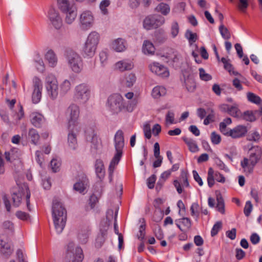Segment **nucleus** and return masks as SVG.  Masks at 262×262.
<instances>
[{"label":"nucleus","instance_id":"f257e3e1","mask_svg":"<svg viewBox=\"0 0 262 262\" xmlns=\"http://www.w3.org/2000/svg\"><path fill=\"white\" fill-rule=\"evenodd\" d=\"M52 213L55 230L58 234H60L66 226L67 211L58 199H54L53 201Z\"/></svg>","mask_w":262,"mask_h":262},{"label":"nucleus","instance_id":"f03ea898","mask_svg":"<svg viewBox=\"0 0 262 262\" xmlns=\"http://www.w3.org/2000/svg\"><path fill=\"white\" fill-rule=\"evenodd\" d=\"M114 141L116 153L111 160L108 167L109 177L111 180L112 179L114 171L122 156V149L124 145L123 133L121 130H118L116 132Z\"/></svg>","mask_w":262,"mask_h":262},{"label":"nucleus","instance_id":"7ed1b4c3","mask_svg":"<svg viewBox=\"0 0 262 262\" xmlns=\"http://www.w3.org/2000/svg\"><path fill=\"white\" fill-rule=\"evenodd\" d=\"M100 38L99 34L96 31H92L88 35L82 50L84 57H92L94 56Z\"/></svg>","mask_w":262,"mask_h":262},{"label":"nucleus","instance_id":"20e7f679","mask_svg":"<svg viewBox=\"0 0 262 262\" xmlns=\"http://www.w3.org/2000/svg\"><path fill=\"white\" fill-rule=\"evenodd\" d=\"M25 194L27 208L28 210L31 211L30 206V198L31 194L28 186L25 183L18 185L16 188L13 190L12 200L13 206L18 207L21 202L23 196Z\"/></svg>","mask_w":262,"mask_h":262},{"label":"nucleus","instance_id":"39448f33","mask_svg":"<svg viewBox=\"0 0 262 262\" xmlns=\"http://www.w3.org/2000/svg\"><path fill=\"white\" fill-rule=\"evenodd\" d=\"M67 118V127L82 128V125L79 122L80 108L75 103L71 104L66 111Z\"/></svg>","mask_w":262,"mask_h":262},{"label":"nucleus","instance_id":"423d86ee","mask_svg":"<svg viewBox=\"0 0 262 262\" xmlns=\"http://www.w3.org/2000/svg\"><path fill=\"white\" fill-rule=\"evenodd\" d=\"M90 86L86 83H81L76 85L74 89V99L76 102L84 104L91 97Z\"/></svg>","mask_w":262,"mask_h":262},{"label":"nucleus","instance_id":"0eeeda50","mask_svg":"<svg viewBox=\"0 0 262 262\" xmlns=\"http://www.w3.org/2000/svg\"><path fill=\"white\" fill-rule=\"evenodd\" d=\"M83 258L82 249L75 247L73 243H69L63 262H81Z\"/></svg>","mask_w":262,"mask_h":262},{"label":"nucleus","instance_id":"6e6552de","mask_svg":"<svg viewBox=\"0 0 262 262\" xmlns=\"http://www.w3.org/2000/svg\"><path fill=\"white\" fill-rule=\"evenodd\" d=\"M45 88L49 97L54 100L58 95V83L57 80L52 74H48L45 79Z\"/></svg>","mask_w":262,"mask_h":262},{"label":"nucleus","instance_id":"1a4fd4ad","mask_svg":"<svg viewBox=\"0 0 262 262\" xmlns=\"http://www.w3.org/2000/svg\"><path fill=\"white\" fill-rule=\"evenodd\" d=\"M107 107L113 114H118L124 108L123 99L119 94L111 95L107 99Z\"/></svg>","mask_w":262,"mask_h":262},{"label":"nucleus","instance_id":"9d476101","mask_svg":"<svg viewBox=\"0 0 262 262\" xmlns=\"http://www.w3.org/2000/svg\"><path fill=\"white\" fill-rule=\"evenodd\" d=\"M66 58L71 69L75 73H80L82 69L83 63L81 57L77 53L70 51L67 52Z\"/></svg>","mask_w":262,"mask_h":262},{"label":"nucleus","instance_id":"9b49d317","mask_svg":"<svg viewBox=\"0 0 262 262\" xmlns=\"http://www.w3.org/2000/svg\"><path fill=\"white\" fill-rule=\"evenodd\" d=\"M165 21V18L160 15H149L143 20V27L147 30L156 29L162 26Z\"/></svg>","mask_w":262,"mask_h":262},{"label":"nucleus","instance_id":"f8f14e48","mask_svg":"<svg viewBox=\"0 0 262 262\" xmlns=\"http://www.w3.org/2000/svg\"><path fill=\"white\" fill-rule=\"evenodd\" d=\"M47 16L50 24L56 29H60L62 26V19L58 11L51 7L49 9Z\"/></svg>","mask_w":262,"mask_h":262},{"label":"nucleus","instance_id":"ddd939ff","mask_svg":"<svg viewBox=\"0 0 262 262\" xmlns=\"http://www.w3.org/2000/svg\"><path fill=\"white\" fill-rule=\"evenodd\" d=\"M68 143L69 147L73 150H76L78 147L77 137L81 132L82 128L67 127Z\"/></svg>","mask_w":262,"mask_h":262},{"label":"nucleus","instance_id":"4468645a","mask_svg":"<svg viewBox=\"0 0 262 262\" xmlns=\"http://www.w3.org/2000/svg\"><path fill=\"white\" fill-rule=\"evenodd\" d=\"M80 25L82 30L90 29L94 24V16L90 11H83L80 16Z\"/></svg>","mask_w":262,"mask_h":262},{"label":"nucleus","instance_id":"2eb2a0df","mask_svg":"<svg viewBox=\"0 0 262 262\" xmlns=\"http://www.w3.org/2000/svg\"><path fill=\"white\" fill-rule=\"evenodd\" d=\"M33 88L32 101L34 103H37L40 100L42 90V81L37 77H35L33 79Z\"/></svg>","mask_w":262,"mask_h":262},{"label":"nucleus","instance_id":"dca6fc26","mask_svg":"<svg viewBox=\"0 0 262 262\" xmlns=\"http://www.w3.org/2000/svg\"><path fill=\"white\" fill-rule=\"evenodd\" d=\"M173 184L178 193L179 194L182 193L183 188L189 187L187 173L185 171H182L179 179L174 180Z\"/></svg>","mask_w":262,"mask_h":262},{"label":"nucleus","instance_id":"f3484780","mask_svg":"<svg viewBox=\"0 0 262 262\" xmlns=\"http://www.w3.org/2000/svg\"><path fill=\"white\" fill-rule=\"evenodd\" d=\"M149 68L151 72L162 78L168 77L169 75L167 68L158 62H153L149 64Z\"/></svg>","mask_w":262,"mask_h":262},{"label":"nucleus","instance_id":"a211bd4d","mask_svg":"<svg viewBox=\"0 0 262 262\" xmlns=\"http://www.w3.org/2000/svg\"><path fill=\"white\" fill-rule=\"evenodd\" d=\"M89 185V180L86 175L81 173L79 179L74 185V189L79 193H84Z\"/></svg>","mask_w":262,"mask_h":262},{"label":"nucleus","instance_id":"6ab92c4d","mask_svg":"<svg viewBox=\"0 0 262 262\" xmlns=\"http://www.w3.org/2000/svg\"><path fill=\"white\" fill-rule=\"evenodd\" d=\"M262 157V148L259 146H254L250 149L249 156L248 158L252 164L258 163Z\"/></svg>","mask_w":262,"mask_h":262},{"label":"nucleus","instance_id":"aec40b11","mask_svg":"<svg viewBox=\"0 0 262 262\" xmlns=\"http://www.w3.org/2000/svg\"><path fill=\"white\" fill-rule=\"evenodd\" d=\"M134 63L132 60L129 59H125L118 61L114 64V69L120 72L129 71L134 68Z\"/></svg>","mask_w":262,"mask_h":262},{"label":"nucleus","instance_id":"412c9836","mask_svg":"<svg viewBox=\"0 0 262 262\" xmlns=\"http://www.w3.org/2000/svg\"><path fill=\"white\" fill-rule=\"evenodd\" d=\"M0 251L6 257H9L13 251L11 244L2 237H0Z\"/></svg>","mask_w":262,"mask_h":262},{"label":"nucleus","instance_id":"4be33fe9","mask_svg":"<svg viewBox=\"0 0 262 262\" xmlns=\"http://www.w3.org/2000/svg\"><path fill=\"white\" fill-rule=\"evenodd\" d=\"M247 133L246 127L243 125H238L230 129L227 136H230L232 138H238L243 137Z\"/></svg>","mask_w":262,"mask_h":262},{"label":"nucleus","instance_id":"5701e85b","mask_svg":"<svg viewBox=\"0 0 262 262\" xmlns=\"http://www.w3.org/2000/svg\"><path fill=\"white\" fill-rule=\"evenodd\" d=\"M127 43L126 41L121 38L114 40L111 43V48L117 52L124 51L126 49Z\"/></svg>","mask_w":262,"mask_h":262},{"label":"nucleus","instance_id":"b1692460","mask_svg":"<svg viewBox=\"0 0 262 262\" xmlns=\"http://www.w3.org/2000/svg\"><path fill=\"white\" fill-rule=\"evenodd\" d=\"M30 119L32 124L36 127H40L45 122L43 116L37 112L31 113L30 115Z\"/></svg>","mask_w":262,"mask_h":262},{"label":"nucleus","instance_id":"393cba45","mask_svg":"<svg viewBox=\"0 0 262 262\" xmlns=\"http://www.w3.org/2000/svg\"><path fill=\"white\" fill-rule=\"evenodd\" d=\"M176 225L182 232L189 230L191 226L190 220L188 217H183L175 221Z\"/></svg>","mask_w":262,"mask_h":262},{"label":"nucleus","instance_id":"a878e982","mask_svg":"<svg viewBox=\"0 0 262 262\" xmlns=\"http://www.w3.org/2000/svg\"><path fill=\"white\" fill-rule=\"evenodd\" d=\"M95 169L97 178L102 181L104 178L105 170L103 162L101 160H96L95 163Z\"/></svg>","mask_w":262,"mask_h":262},{"label":"nucleus","instance_id":"bb28decb","mask_svg":"<svg viewBox=\"0 0 262 262\" xmlns=\"http://www.w3.org/2000/svg\"><path fill=\"white\" fill-rule=\"evenodd\" d=\"M65 13L64 21L66 23L71 25L75 20L77 16V10L75 6L70 8L68 11L62 12Z\"/></svg>","mask_w":262,"mask_h":262},{"label":"nucleus","instance_id":"cd10ccee","mask_svg":"<svg viewBox=\"0 0 262 262\" xmlns=\"http://www.w3.org/2000/svg\"><path fill=\"white\" fill-rule=\"evenodd\" d=\"M241 165L243 169L244 172L246 174H249L251 173L253 171L254 166V164H252L250 161L248 159L247 157H245L241 162Z\"/></svg>","mask_w":262,"mask_h":262},{"label":"nucleus","instance_id":"c85d7f7f","mask_svg":"<svg viewBox=\"0 0 262 262\" xmlns=\"http://www.w3.org/2000/svg\"><path fill=\"white\" fill-rule=\"evenodd\" d=\"M45 58L50 67L54 68L56 66L58 59L56 54L53 50H49L46 54Z\"/></svg>","mask_w":262,"mask_h":262},{"label":"nucleus","instance_id":"c756f323","mask_svg":"<svg viewBox=\"0 0 262 262\" xmlns=\"http://www.w3.org/2000/svg\"><path fill=\"white\" fill-rule=\"evenodd\" d=\"M182 139L187 145L190 151L191 152H196L199 150V148L196 141L194 139L186 137H183Z\"/></svg>","mask_w":262,"mask_h":262},{"label":"nucleus","instance_id":"7c9ffc66","mask_svg":"<svg viewBox=\"0 0 262 262\" xmlns=\"http://www.w3.org/2000/svg\"><path fill=\"white\" fill-rule=\"evenodd\" d=\"M143 52L146 55H153L155 52V48L151 42L144 40L142 46Z\"/></svg>","mask_w":262,"mask_h":262},{"label":"nucleus","instance_id":"2f4dec72","mask_svg":"<svg viewBox=\"0 0 262 262\" xmlns=\"http://www.w3.org/2000/svg\"><path fill=\"white\" fill-rule=\"evenodd\" d=\"M5 156L7 161L12 162L19 157L20 153L17 148H13L10 151H6Z\"/></svg>","mask_w":262,"mask_h":262},{"label":"nucleus","instance_id":"473e14b6","mask_svg":"<svg viewBox=\"0 0 262 262\" xmlns=\"http://www.w3.org/2000/svg\"><path fill=\"white\" fill-rule=\"evenodd\" d=\"M57 6L61 12L68 11L70 8L75 6L69 0H57Z\"/></svg>","mask_w":262,"mask_h":262},{"label":"nucleus","instance_id":"72a5a7b5","mask_svg":"<svg viewBox=\"0 0 262 262\" xmlns=\"http://www.w3.org/2000/svg\"><path fill=\"white\" fill-rule=\"evenodd\" d=\"M221 60L224 64V69L228 71L230 74H232L234 75H241L237 72L234 71V68L230 62V60L229 59L222 57Z\"/></svg>","mask_w":262,"mask_h":262},{"label":"nucleus","instance_id":"f704fd0d","mask_svg":"<svg viewBox=\"0 0 262 262\" xmlns=\"http://www.w3.org/2000/svg\"><path fill=\"white\" fill-rule=\"evenodd\" d=\"M166 93V89L162 86H155L151 93V95L154 98H159L161 96H164Z\"/></svg>","mask_w":262,"mask_h":262},{"label":"nucleus","instance_id":"c9c22d12","mask_svg":"<svg viewBox=\"0 0 262 262\" xmlns=\"http://www.w3.org/2000/svg\"><path fill=\"white\" fill-rule=\"evenodd\" d=\"M29 138L31 140V143L34 145H37L39 140L40 136L37 131L34 129L31 128L28 133Z\"/></svg>","mask_w":262,"mask_h":262},{"label":"nucleus","instance_id":"e433bc0d","mask_svg":"<svg viewBox=\"0 0 262 262\" xmlns=\"http://www.w3.org/2000/svg\"><path fill=\"white\" fill-rule=\"evenodd\" d=\"M156 10L164 15H167L169 13L170 9L168 5L161 3L156 8Z\"/></svg>","mask_w":262,"mask_h":262},{"label":"nucleus","instance_id":"4c0bfd02","mask_svg":"<svg viewBox=\"0 0 262 262\" xmlns=\"http://www.w3.org/2000/svg\"><path fill=\"white\" fill-rule=\"evenodd\" d=\"M90 230L88 229L81 230L78 234V238L81 244H85L88 240Z\"/></svg>","mask_w":262,"mask_h":262},{"label":"nucleus","instance_id":"58836bf2","mask_svg":"<svg viewBox=\"0 0 262 262\" xmlns=\"http://www.w3.org/2000/svg\"><path fill=\"white\" fill-rule=\"evenodd\" d=\"M60 93L62 94H67L71 89V82L65 79L60 85Z\"/></svg>","mask_w":262,"mask_h":262},{"label":"nucleus","instance_id":"ea45409f","mask_svg":"<svg viewBox=\"0 0 262 262\" xmlns=\"http://www.w3.org/2000/svg\"><path fill=\"white\" fill-rule=\"evenodd\" d=\"M171 172L170 171L167 170L164 172H163L160 176V180L159 182L157 183L156 185V189H161L162 186L163 184L166 181V180L170 176Z\"/></svg>","mask_w":262,"mask_h":262},{"label":"nucleus","instance_id":"a19ab883","mask_svg":"<svg viewBox=\"0 0 262 262\" xmlns=\"http://www.w3.org/2000/svg\"><path fill=\"white\" fill-rule=\"evenodd\" d=\"M180 27L178 23L173 20L171 24L170 35L172 38H175L179 34Z\"/></svg>","mask_w":262,"mask_h":262},{"label":"nucleus","instance_id":"79ce46f5","mask_svg":"<svg viewBox=\"0 0 262 262\" xmlns=\"http://www.w3.org/2000/svg\"><path fill=\"white\" fill-rule=\"evenodd\" d=\"M116 209L118 210V207H116L114 210L112 209H109L107 210L106 214V219L107 220L106 224L107 226H110L113 220H115Z\"/></svg>","mask_w":262,"mask_h":262},{"label":"nucleus","instance_id":"37998d69","mask_svg":"<svg viewBox=\"0 0 262 262\" xmlns=\"http://www.w3.org/2000/svg\"><path fill=\"white\" fill-rule=\"evenodd\" d=\"M136 80V76L134 74L130 73L127 75L125 79L124 84L127 87L132 86Z\"/></svg>","mask_w":262,"mask_h":262},{"label":"nucleus","instance_id":"c03bdc74","mask_svg":"<svg viewBox=\"0 0 262 262\" xmlns=\"http://www.w3.org/2000/svg\"><path fill=\"white\" fill-rule=\"evenodd\" d=\"M185 37L188 40L190 44L195 42L198 39L196 33H193L191 31L187 30L185 33Z\"/></svg>","mask_w":262,"mask_h":262},{"label":"nucleus","instance_id":"a18cd8bd","mask_svg":"<svg viewBox=\"0 0 262 262\" xmlns=\"http://www.w3.org/2000/svg\"><path fill=\"white\" fill-rule=\"evenodd\" d=\"M84 132L87 141L96 136L94 127H85Z\"/></svg>","mask_w":262,"mask_h":262},{"label":"nucleus","instance_id":"49530a36","mask_svg":"<svg viewBox=\"0 0 262 262\" xmlns=\"http://www.w3.org/2000/svg\"><path fill=\"white\" fill-rule=\"evenodd\" d=\"M184 83L188 91L190 92L194 91L195 89V84L193 79L187 78L185 79Z\"/></svg>","mask_w":262,"mask_h":262},{"label":"nucleus","instance_id":"de8ad7c7","mask_svg":"<svg viewBox=\"0 0 262 262\" xmlns=\"http://www.w3.org/2000/svg\"><path fill=\"white\" fill-rule=\"evenodd\" d=\"M241 112L238 108V106L236 104H234L232 106H230L228 114L235 117H240Z\"/></svg>","mask_w":262,"mask_h":262},{"label":"nucleus","instance_id":"09e8293b","mask_svg":"<svg viewBox=\"0 0 262 262\" xmlns=\"http://www.w3.org/2000/svg\"><path fill=\"white\" fill-rule=\"evenodd\" d=\"M247 95L248 100L251 102L258 104L261 102L260 98L253 93L249 92Z\"/></svg>","mask_w":262,"mask_h":262},{"label":"nucleus","instance_id":"8fccbe9b","mask_svg":"<svg viewBox=\"0 0 262 262\" xmlns=\"http://www.w3.org/2000/svg\"><path fill=\"white\" fill-rule=\"evenodd\" d=\"M165 122L167 124H172L177 123L174 119V113L173 111H168L165 116Z\"/></svg>","mask_w":262,"mask_h":262},{"label":"nucleus","instance_id":"3c124183","mask_svg":"<svg viewBox=\"0 0 262 262\" xmlns=\"http://www.w3.org/2000/svg\"><path fill=\"white\" fill-rule=\"evenodd\" d=\"M240 117L245 120L250 122L254 121L256 119L253 113L250 111L245 112L243 114L241 113Z\"/></svg>","mask_w":262,"mask_h":262},{"label":"nucleus","instance_id":"603ef678","mask_svg":"<svg viewBox=\"0 0 262 262\" xmlns=\"http://www.w3.org/2000/svg\"><path fill=\"white\" fill-rule=\"evenodd\" d=\"M220 32L225 39H229L230 37V33L228 29L224 26L223 24H221L219 27Z\"/></svg>","mask_w":262,"mask_h":262},{"label":"nucleus","instance_id":"864d4df0","mask_svg":"<svg viewBox=\"0 0 262 262\" xmlns=\"http://www.w3.org/2000/svg\"><path fill=\"white\" fill-rule=\"evenodd\" d=\"M105 232H101L99 234L96 239L95 246L97 248L101 247L105 242Z\"/></svg>","mask_w":262,"mask_h":262},{"label":"nucleus","instance_id":"5fc2aeb1","mask_svg":"<svg viewBox=\"0 0 262 262\" xmlns=\"http://www.w3.org/2000/svg\"><path fill=\"white\" fill-rule=\"evenodd\" d=\"M217 205L216 208L217 210L222 213H224L225 212V205L224 200L221 196V195H219L217 196Z\"/></svg>","mask_w":262,"mask_h":262},{"label":"nucleus","instance_id":"6e6d98bb","mask_svg":"<svg viewBox=\"0 0 262 262\" xmlns=\"http://www.w3.org/2000/svg\"><path fill=\"white\" fill-rule=\"evenodd\" d=\"M2 228L5 230L11 233L13 232L14 230V224L10 221H4L2 224Z\"/></svg>","mask_w":262,"mask_h":262},{"label":"nucleus","instance_id":"4d7b16f0","mask_svg":"<svg viewBox=\"0 0 262 262\" xmlns=\"http://www.w3.org/2000/svg\"><path fill=\"white\" fill-rule=\"evenodd\" d=\"M17 217L24 221H29L30 220V215L21 211H17L15 213Z\"/></svg>","mask_w":262,"mask_h":262},{"label":"nucleus","instance_id":"13d9d810","mask_svg":"<svg viewBox=\"0 0 262 262\" xmlns=\"http://www.w3.org/2000/svg\"><path fill=\"white\" fill-rule=\"evenodd\" d=\"M143 132L146 138L149 139L151 137V130L150 125L149 123H146L143 125Z\"/></svg>","mask_w":262,"mask_h":262},{"label":"nucleus","instance_id":"bf43d9fd","mask_svg":"<svg viewBox=\"0 0 262 262\" xmlns=\"http://www.w3.org/2000/svg\"><path fill=\"white\" fill-rule=\"evenodd\" d=\"M214 171L212 168H209L208 172L207 182L210 187H212L214 184V178L213 177Z\"/></svg>","mask_w":262,"mask_h":262},{"label":"nucleus","instance_id":"052dcab7","mask_svg":"<svg viewBox=\"0 0 262 262\" xmlns=\"http://www.w3.org/2000/svg\"><path fill=\"white\" fill-rule=\"evenodd\" d=\"M60 165V161L57 159H53L50 162L51 167L54 172L59 170Z\"/></svg>","mask_w":262,"mask_h":262},{"label":"nucleus","instance_id":"680f3d73","mask_svg":"<svg viewBox=\"0 0 262 262\" xmlns=\"http://www.w3.org/2000/svg\"><path fill=\"white\" fill-rule=\"evenodd\" d=\"M199 75L201 80L204 81H209L212 79V76L205 72V71L203 68L199 69Z\"/></svg>","mask_w":262,"mask_h":262},{"label":"nucleus","instance_id":"e2e57ef3","mask_svg":"<svg viewBox=\"0 0 262 262\" xmlns=\"http://www.w3.org/2000/svg\"><path fill=\"white\" fill-rule=\"evenodd\" d=\"M210 139L212 143L215 145L219 144L221 141V136L215 132L211 133Z\"/></svg>","mask_w":262,"mask_h":262},{"label":"nucleus","instance_id":"0e129e2a","mask_svg":"<svg viewBox=\"0 0 262 262\" xmlns=\"http://www.w3.org/2000/svg\"><path fill=\"white\" fill-rule=\"evenodd\" d=\"M88 141L90 142L92 144V147L96 149L101 146V141L98 138L97 135L88 140Z\"/></svg>","mask_w":262,"mask_h":262},{"label":"nucleus","instance_id":"69168bd1","mask_svg":"<svg viewBox=\"0 0 262 262\" xmlns=\"http://www.w3.org/2000/svg\"><path fill=\"white\" fill-rule=\"evenodd\" d=\"M110 5V2L109 0H103L100 4V9L102 12V13L106 15L107 14V10L106 8L109 6Z\"/></svg>","mask_w":262,"mask_h":262},{"label":"nucleus","instance_id":"338daca9","mask_svg":"<svg viewBox=\"0 0 262 262\" xmlns=\"http://www.w3.org/2000/svg\"><path fill=\"white\" fill-rule=\"evenodd\" d=\"M35 67L38 71L41 72L44 70V63L42 59L39 56L35 59Z\"/></svg>","mask_w":262,"mask_h":262},{"label":"nucleus","instance_id":"774afa93","mask_svg":"<svg viewBox=\"0 0 262 262\" xmlns=\"http://www.w3.org/2000/svg\"><path fill=\"white\" fill-rule=\"evenodd\" d=\"M222 223L220 221L216 222L214 226H213V228H212L211 231V234L212 236H214L215 235H216L218 233V232L220 231V230L222 228Z\"/></svg>","mask_w":262,"mask_h":262}]
</instances>
